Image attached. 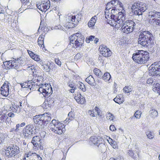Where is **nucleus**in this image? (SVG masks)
<instances>
[{
    "label": "nucleus",
    "mask_w": 160,
    "mask_h": 160,
    "mask_svg": "<svg viewBox=\"0 0 160 160\" xmlns=\"http://www.w3.org/2000/svg\"><path fill=\"white\" fill-rule=\"evenodd\" d=\"M149 73L152 76H160V61L152 64L149 68Z\"/></svg>",
    "instance_id": "0eeeda50"
},
{
    "label": "nucleus",
    "mask_w": 160,
    "mask_h": 160,
    "mask_svg": "<svg viewBox=\"0 0 160 160\" xmlns=\"http://www.w3.org/2000/svg\"><path fill=\"white\" fill-rule=\"evenodd\" d=\"M6 137V135L3 133L0 134V138L2 140H3Z\"/></svg>",
    "instance_id": "13d9d810"
},
{
    "label": "nucleus",
    "mask_w": 160,
    "mask_h": 160,
    "mask_svg": "<svg viewBox=\"0 0 160 160\" xmlns=\"http://www.w3.org/2000/svg\"><path fill=\"white\" fill-rule=\"evenodd\" d=\"M105 81H108L111 78V76L109 72H107L105 73L101 77Z\"/></svg>",
    "instance_id": "cd10ccee"
},
{
    "label": "nucleus",
    "mask_w": 160,
    "mask_h": 160,
    "mask_svg": "<svg viewBox=\"0 0 160 160\" xmlns=\"http://www.w3.org/2000/svg\"><path fill=\"white\" fill-rule=\"evenodd\" d=\"M6 118L5 115L0 114V122H3Z\"/></svg>",
    "instance_id": "8fccbe9b"
},
{
    "label": "nucleus",
    "mask_w": 160,
    "mask_h": 160,
    "mask_svg": "<svg viewBox=\"0 0 160 160\" xmlns=\"http://www.w3.org/2000/svg\"><path fill=\"white\" fill-rule=\"evenodd\" d=\"M55 61L56 64L60 66L61 65V62L59 60L58 58H56L55 59Z\"/></svg>",
    "instance_id": "3c124183"
},
{
    "label": "nucleus",
    "mask_w": 160,
    "mask_h": 160,
    "mask_svg": "<svg viewBox=\"0 0 160 160\" xmlns=\"http://www.w3.org/2000/svg\"><path fill=\"white\" fill-rule=\"evenodd\" d=\"M153 36L149 32H141L138 36V42L142 46L147 47L153 43Z\"/></svg>",
    "instance_id": "f03ea898"
},
{
    "label": "nucleus",
    "mask_w": 160,
    "mask_h": 160,
    "mask_svg": "<svg viewBox=\"0 0 160 160\" xmlns=\"http://www.w3.org/2000/svg\"><path fill=\"white\" fill-rule=\"evenodd\" d=\"M128 153L129 155L131 157H132L134 155V153L132 150H129Z\"/></svg>",
    "instance_id": "e2e57ef3"
},
{
    "label": "nucleus",
    "mask_w": 160,
    "mask_h": 160,
    "mask_svg": "<svg viewBox=\"0 0 160 160\" xmlns=\"http://www.w3.org/2000/svg\"><path fill=\"white\" fill-rule=\"evenodd\" d=\"M11 64V60L5 62L4 63V66L9 69L12 68V66L10 65Z\"/></svg>",
    "instance_id": "58836bf2"
},
{
    "label": "nucleus",
    "mask_w": 160,
    "mask_h": 160,
    "mask_svg": "<svg viewBox=\"0 0 160 160\" xmlns=\"http://www.w3.org/2000/svg\"><path fill=\"white\" fill-rule=\"evenodd\" d=\"M8 148L11 153H12V157H15L19 152V148L17 146H13L12 147H9Z\"/></svg>",
    "instance_id": "a211bd4d"
},
{
    "label": "nucleus",
    "mask_w": 160,
    "mask_h": 160,
    "mask_svg": "<svg viewBox=\"0 0 160 160\" xmlns=\"http://www.w3.org/2000/svg\"><path fill=\"white\" fill-rule=\"evenodd\" d=\"M51 68V71L53 73L56 74H59L60 72V69L56 65L53 63L50 64Z\"/></svg>",
    "instance_id": "b1692460"
},
{
    "label": "nucleus",
    "mask_w": 160,
    "mask_h": 160,
    "mask_svg": "<svg viewBox=\"0 0 160 160\" xmlns=\"http://www.w3.org/2000/svg\"><path fill=\"white\" fill-rule=\"evenodd\" d=\"M123 95L122 94L118 95L113 100L117 103L119 104L122 103L124 102V100L122 98Z\"/></svg>",
    "instance_id": "4be33fe9"
},
{
    "label": "nucleus",
    "mask_w": 160,
    "mask_h": 160,
    "mask_svg": "<svg viewBox=\"0 0 160 160\" xmlns=\"http://www.w3.org/2000/svg\"><path fill=\"white\" fill-rule=\"evenodd\" d=\"M43 40H44L43 35H42V36L41 35L38 38V45L39 46L41 45V47L42 46V45L43 44V43H44Z\"/></svg>",
    "instance_id": "4c0bfd02"
},
{
    "label": "nucleus",
    "mask_w": 160,
    "mask_h": 160,
    "mask_svg": "<svg viewBox=\"0 0 160 160\" xmlns=\"http://www.w3.org/2000/svg\"><path fill=\"white\" fill-rule=\"evenodd\" d=\"M77 86L83 92H85L86 90L85 85L81 82H79L77 84Z\"/></svg>",
    "instance_id": "c9c22d12"
},
{
    "label": "nucleus",
    "mask_w": 160,
    "mask_h": 160,
    "mask_svg": "<svg viewBox=\"0 0 160 160\" xmlns=\"http://www.w3.org/2000/svg\"><path fill=\"white\" fill-rule=\"evenodd\" d=\"M34 127L32 124H29L24 127L22 130L24 138L29 139L31 138L34 130Z\"/></svg>",
    "instance_id": "6e6552de"
},
{
    "label": "nucleus",
    "mask_w": 160,
    "mask_h": 160,
    "mask_svg": "<svg viewBox=\"0 0 160 160\" xmlns=\"http://www.w3.org/2000/svg\"><path fill=\"white\" fill-rule=\"evenodd\" d=\"M156 81H153L152 79L151 78H149L147 80V82L148 84H151L153 85V83L155 82Z\"/></svg>",
    "instance_id": "de8ad7c7"
},
{
    "label": "nucleus",
    "mask_w": 160,
    "mask_h": 160,
    "mask_svg": "<svg viewBox=\"0 0 160 160\" xmlns=\"http://www.w3.org/2000/svg\"><path fill=\"white\" fill-rule=\"evenodd\" d=\"M68 120H72L74 118V115L73 112H70L68 114Z\"/></svg>",
    "instance_id": "37998d69"
},
{
    "label": "nucleus",
    "mask_w": 160,
    "mask_h": 160,
    "mask_svg": "<svg viewBox=\"0 0 160 160\" xmlns=\"http://www.w3.org/2000/svg\"><path fill=\"white\" fill-rule=\"evenodd\" d=\"M152 90L154 92H157L160 95V84L156 81L153 83Z\"/></svg>",
    "instance_id": "393cba45"
},
{
    "label": "nucleus",
    "mask_w": 160,
    "mask_h": 160,
    "mask_svg": "<svg viewBox=\"0 0 160 160\" xmlns=\"http://www.w3.org/2000/svg\"><path fill=\"white\" fill-rule=\"evenodd\" d=\"M149 53L143 50H138L133 54L132 58L136 62L139 64H144L148 60Z\"/></svg>",
    "instance_id": "7ed1b4c3"
},
{
    "label": "nucleus",
    "mask_w": 160,
    "mask_h": 160,
    "mask_svg": "<svg viewBox=\"0 0 160 160\" xmlns=\"http://www.w3.org/2000/svg\"><path fill=\"white\" fill-rule=\"evenodd\" d=\"M50 85L42 84L40 86V88L38 89V91L40 93L43 94L45 92H47V90L49 88H50Z\"/></svg>",
    "instance_id": "412c9836"
},
{
    "label": "nucleus",
    "mask_w": 160,
    "mask_h": 160,
    "mask_svg": "<svg viewBox=\"0 0 160 160\" xmlns=\"http://www.w3.org/2000/svg\"><path fill=\"white\" fill-rule=\"evenodd\" d=\"M84 38L80 33L73 34L70 37V44H72V47L75 48L81 47L84 42Z\"/></svg>",
    "instance_id": "39448f33"
},
{
    "label": "nucleus",
    "mask_w": 160,
    "mask_h": 160,
    "mask_svg": "<svg viewBox=\"0 0 160 160\" xmlns=\"http://www.w3.org/2000/svg\"><path fill=\"white\" fill-rule=\"evenodd\" d=\"M89 112H90V115L92 117H95V115H94V112L93 111H90Z\"/></svg>",
    "instance_id": "338daca9"
},
{
    "label": "nucleus",
    "mask_w": 160,
    "mask_h": 160,
    "mask_svg": "<svg viewBox=\"0 0 160 160\" xmlns=\"http://www.w3.org/2000/svg\"><path fill=\"white\" fill-rule=\"evenodd\" d=\"M76 16H69L68 20L63 26L67 28H70L74 27L77 23V21H75Z\"/></svg>",
    "instance_id": "1a4fd4ad"
},
{
    "label": "nucleus",
    "mask_w": 160,
    "mask_h": 160,
    "mask_svg": "<svg viewBox=\"0 0 160 160\" xmlns=\"http://www.w3.org/2000/svg\"><path fill=\"white\" fill-rule=\"evenodd\" d=\"M81 57V55L80 53H78L75 56V58L76 59H78Z\"/></svg>",
    "instance_id": "4d7b16f0"
},
{
    "label": "nucleus",
    "mask_w": 160,
    "mask_h": 160,
    "mask_svg": "<svg viewBox=\"0 0 160 160\" xmlns=\"http://www.w3.org/2000/svg\"><path fill=\"white\" fill-rule=\"evenodd\" d=\"M68 86L70 87L71 88H76V87H74V86L73 84H72V83H70Z\"/></svg>",
    "instance_id": "774afa93"
},
{
    "label": "nucleus",
    "mask_w": 160,
    "mask_h": 160,
    "mask_svg": "<svg viewBox=\"0 0 160 160\" xmlns=\"http://www.w3.org/2000/svg\"><path fill=\"white\" fill-rule=\"evenodd\" d=\"M124 92L125 93H129L132 91V88L130 86H125L123 89Z\"/></svg>",
    "instance_id": "a19ab883"
},
{
    "label": "nucleus",
    "mask_w": 160,
    "mask_h": 160,
    "mask_svg": "<svg viewBox=\"0 0 160 160\" xmlns=\"http://www.w3.org/2000/svg\"><path fill=\"white\" fill-rule=\"evenodd\" d=\"M133 5H135V6H136V8H138V10H140L142 13L144 12L147 9L146 4L143 2H135Z\"/></svg>",
    "instance_id": "4468645a"
},
{
    "label": "nucleus",
    "mask_w": 160,
    "mask_h": 160,
    "mask_svg": "<svg viewBox=\"0 0 160 160\" xmlns=\"http://www.w3.org/2000/svg\"><path fill=\"white\" fill-rule=\"evenodd\" d=\"M8 115L9 117L13 118L14 117L15 114H14L12 112H9L8 114Z\"/></svg>",
    "instance_id": "052dcab7"
},
{
    "label": "nucleus",
    "mask_w": 160,
    "mask_h": 160,
    "mask_svg": "<svg viewBox=\"0 0 160 160\" xmlns=\"http://www.w3.org/2000/svg\"><path fill=\"white\" fill-rule=\"evenodd\" d=\"M50 126V130L58 134L64 133L66 130L64 125L55 119L52 120Z\"/></svg>",
    "instance_id": "20e7f679"
},
{
    "label": "nucleus",
    "mask_w": 160,
    "mask_h": 160,
    "mask_svg": "<svg viewBox=\"0 0 160 160\" xmlns=\"http://www.w3.org/2000/svg\"><path fill=\"white\" fill-rule=\"evenodd\" d=\"M27 68L28 70H31L32 71L34 76L36 77L37 76V75L36 74H34V72H36V66L35 65H32L30 66H29Z\"/></svg>",
    "instance_id": "473e14b6"
},
{
    "label": "nucleus",
    "mask_w": 160,
    "mask_h": 160,
    "mask_svg": "<svg viewBox=\"0 0 160 160\" xmlns=\"http://www.w3.org/2000/svg\"><path fill=\"white\" fill-rule=\"evenodd\" d=\"M8 82L5 83L1 88V93L3 96L7 97L9 94V86Z\"/></svg>",
    "instance_id": "ddd939ff"
},
{
    "label": "nucleus",
    "mask_w": 160,
    "mask_h": 160,
    "mask_svg": "<svg viewBox=\"0 0 160 160\" xmlns=\"http://www.w3.org/2000/svg\"><path fill=\"white\" fill-rule=\"evenodd\" d=\"M44 114H39L36 115L33 117V120L35 123L42 126L43 125V116Z\"/></svg>",
    "instance_id": "f8f14e48"
},
{
    "label": "nucleus",
    "mask_w": 160,
    "mask_h": 160,
    "mask_svg": "<svg viewBox=\"0 0 160 160\" xmlns=\"http://www.w3.org/2000/svg\"><path fill=\"white\" fill-rule=\"evenodd\" d=\"M42 63L43 64L42 65V66L43 67V68L44 69H45L47 71V68H48V66L49 65H50V64H51L49 62L47 63L46 64H43V62H42Z\"/></svg>",
    "instance_id": "09e8293b"
},
{
    "label": "nucleus",
    "mask_w": 160,
    "mask_h": 160,
    "mask_svg": "<svg viewBox=\"0 0 160 160\" xmlns=\"http://www.w3.org/2000/svg\"><path fill=\"white\" fill-rule=\"evenodd\" d=\"M12 153H11L10 150H9V148L8 147L5 150V155L8 158L11 157H12Z\"/></svg>",
    "instance_id": "ea45409f"
},
{
    "label": "nucleus",
    "mask_w": 160,
    "mask_h": 160,
    "mask_svg": "<svg viewBox=\"0 0 160 160\" xmlns=\"http://www.w3.org/2000/svg\"><path fill=\"white\" fill-rule=\"evenodd\" d=\"M141 112L139 111H137L134 114V116L137 118H139L141 117Z\"/></svg>",
    "instance_id": "c03bdc74"
},
{
    "label": "nucleus",
    "mask_w": 160,
    "mask_h": 160,
    "mask_svg": "<svg viewBox=\"0 0 160 160\" xmlns=\"http://www.w3.org/2000/svg\"><path fill=\"white\" fill-rule=\"evenodd\" d=\"M97 146H98V149L102 152H104L106 148L105 145L104 144L102 143L101 142L100 143H99Z\"/></svg>",
    "instance_id": "72a5a7b5"
},
{
    "label": "nucleus",
    "mask_w": 160,
    "mask_h": 160,
    "mask_svg": "<svg viewBox=\"0 0 160 160\" xmlns=\"http://www.w3.org/2000/svg\"><path fill=\"white\" fill-rule=\"evenodd\" d=\"M52 89L51 87L50 86V88H49L48 90H47V92H45L44 93L45 95H48L49 94H51L52 93Z\"/></svg>",
    "instance_id": "a18cd8bd"
},
{
    "label": "nucleus",
    "mask_w": 160,
    "mask_h": 160,
    "mask_svg": "<svg viewBox=\"0 0 160 160\" xmlns=\"http://www.w3.org/2000/svg\"><path fill=\"white\" fill-rule=\"evenodd\" d=\"M110 2H111V5H113L115 6H116L117 5H119L120 7L121 8L122 7L123 5L122 3L118 0H113Z\"/></svg>",
    "instance_id": "2f4dec72"
},
{
    "label": "nucleus",
    "mask_w": 160,
    "mask_h": 160,
    "mask_svg": "<svg viewBox=\"0 0 160 160\" xmlns=\"http://www.w3.org/2000/svg\"><path fill=\"white\" fill-rule=\"evenodd\" d=\"M22 4V7L27 6V9L29 8L30 7V4H31L30 0H20Z\"/></svg>",
    "instance_id": "bb28decb"
},
{
    "label": "nucleus",
    "mask_w": 160,
    "mask_h": 160,
    "mask_svg": "<svg viewBox=\"0 0 160 160\" xmlns=\"http://www.w3.org/2000/svg\"><path fill=\"white\" fill-rule=\"evenodd\" d=\"M34 59L35 61H39L40 60V59L39 58V56L37 55H35V56L32 58Z\"/></svg>",
    "instance_id": "5fc2aeb1"
},
{
    "label": "nucleus",
    "mask_w": 160,
    "mask_h": 160,
    "mask_svg": "<svg viewBox=\"0 0 160 160\" xmlns=\"http://www.w3.org/2000/svg\"><path fill=\"white\" fill-rule=\"evenodd\" d=\"M50 2L49 0H43L40 4L37 5V8L42 12H45L50 8Z\"/></svg>",
    "instance_id": "9d476101"
},
{
    "label": "nucleus",
    "mask_w": 160,
    "mask_h": 160,
    "mask_svg": "<svg viewBox=\"0 0 160 160\" xmlns=\"http://www.w3.org/2000/svg\"><path fill=\"white\" fill-rule=\"evenodd\" d=\"M93 72L94 74L98 78L101 77L102 73L99 69L98 68H95L93 70Z\"/></svg>",
    "instance_id": "f704fd0d"
},
{
    "label": "nucleus",
    "mask_w": 160,
    "mask_h": 160,
    "mask_svg": "<svg viewBox=\"0 0 160 160\" xmlns=\"http://www.w3.org/2000/svg\"><path fill=\"white\" fill-rule=\"evenodd\" d=\"M101 54L104 57H108L110 56L112 52L109 49L107 48V47L104 45L100 46L99 48Z\"/></svg>",
    "instance_id": "9b49d317"
},
{
    "label": "nucleus",
    "mask_w": 160,
    "mask_h": 160,
    "mask_svg": "<svg viewBox=\"0 0 160 160\" xmlns=\"http://www.w3.org/2000/svg\"><path fill=\"white\" fill-rule=\"evenodd\" d=\"M31 81H28V82L27 83H25L24 85L25 86L23 87V88H29V85H30V84L31 83Z\"/></svg>",
    "instance_id": "6e6d98bb"
},
{
    "label": "nucleus",
    "mask_w": 160,
    "mask_h": 160,
    "mask_svg": "<svg viewBox=\"0 0 160 160\" xmlns=\"http://www.w3.org/2000/svg\"><path fill=\"white\" fill-rule=\"evenodd\" d=\"M138 8H136V6L132 5V6L131 9L132 12L134 15H138L140 17L139 19L142 20V13L141 12L140 10H138Z\"/></svg>",
    "instance_id": "2eb2a0df"
},
{
    "label": "nucleus",
    "mask_w": 160,
    "mask_h": 160,
    "mask_svg": "<svg viewBox=\"0 0 160 160\" xmlns=\"http://www.w3.org/2000/svg\"><path fill=\"white\" fill-rule=\"evenodd\" d=\"M74 98L77 102L80 104H83L85 102V98L80 93H78L75 96Z\"/></svg>",
    "instance_id": "6ab92c4d"
},
{
    "label": "nucleus",
    "mask_w": 160,
    "mask_h": 160,
    "mask_svg": "<svg viewBox=\"0 0 160 160\" xmlns=\"http://www.w3.org/2000/svg\"><path fill=\"white\" fill-rule=\"evenodd\" d=\"M37 85L35 84V82H31L30 85H29V88L31 91H34L35 89L36 86Z\"/></svg>",
    "instance_id": "e433bc0d"
},
{
    "label": "nucleus",
    "mask_w": 160,
    "mask_h": 160,
    "mask_svg": "<svg viewBox=\"0 0 160 160\" xmlns=\"http://www.w3.org/2000/svg\"><path fill=\"white\" fill-rule=\"evenodd\" d=\"M51 66L50 65H49L48 67V68H47V72H50V71H51Z\"/></svg>",
    "instance_id": "69168bd1"
},
{
    "label": "nucleus",
    "mask_w": 160,
    "mask_h": 160,
    "mask_svg": "<svg viewBox=\"0 0 160 160\" xmlns=\"http://www.w3.org/2000/svg\"><path fill=\"white\" fill-rule=\"evenodd\" d=\"M111 5V2H108L107 3L106 6V9L107 10H109L111 8L110 6Z\"/></svg>",
    "instance_id": "bf43d9fd"
},
{
    "label": "nucleus",
    "mask_w": 160,
    "mask_h": 160,
    "mask_svg": "<svg viewBox=\"0 0 160 160\" xmlns=\"http://www.w3.org/2000/svg\"><path fill=\"white\" fill-rule=\"evenodd\" d=\"M41 139L40 136H35L32 138L31 142L32 143L35 147H37L38 146H39V145L41 143Z\"/></svg>",
    "instance_id": "f3484780"
},
{
    "label": "nucleus",
    "mask_w": 160,
    "mask_h": 160,
    "mask_svg": "<svg viewBox=\"0 0 160 160\" xmlns=\"http://www.w3.org/2000/svg\"><path fill=\"white\" fill-rule=\"evenodd\" d=\"M12 106L10 107V109L11 111L17 113H19L20 111V107L17 105H15L14 103L13 104L12 103Z\"/></svg>",
    "instance_id": "5701e85b"
},
{
    "label": "nucleus",
    "mask_w": 160,
    "mask_h": 160,
    "mask_svg": "<svg viewBox=\"0 0 160 160\" xmlns=\"http://www.w3.org/2000/svg\"><path fill=\"white\" fill-rule=\"evenodd\" d=\"M20 59L18 58L17 60L15 59V60H11V64L10 65H11L12 68H17L18 67L19 65L18 61Z\"/></svg>",
    "instance_id": "c85d7f7f"
},
{
    "label": "nucleus",
    "mask_w": 160,
    "mask_h": 160,
    "mask_svg": "<svg viewBox=\"0 0 160 160\" xmlns=\"http://www.w3.org/2000/svg\"><path fill=\"white\" fill-rule=\"evenodd\" d=\"M149 22L153 26H160V12L155 11L149 12L148 13Z\"/></svg>",
    "instance_id": "423d86ee"
},
{
    "label": "nucleus",
    "mask_w": 160,
    "mask_h": 160,
    "mask_svg": "<svg viewBox=\"0 0 160 160\" xmlns=\"http://www.w3.org/2000/svg\"><path fill=\"white\" fill-rule=\"evenodd\" d=\"M101 138L99 137H91L90 138L89 143L91 144H93L97 146H98L99 143H100Z\"/></svg>",
    "instance_id": "dca6fc26"
},
{
    "label": "nucleus",
    "mask_w": 160,
    "mask_h": 160,
    "mask_svg": "<svg viewBox=\"0 0 160 160\" xmlns=\"http://www.w3.org/2000/svg\"><path fill=\"white\" fill-rule=\"evenodd\" d=\"M95 38V36H91L88 38L89 40L91 41H93V39H94Z\"/></svg>",
    "instance_id": "0e129e2a"
},
{
    "label": "nucleus",
    "mask_w": 160,
    "mask_h": 160,
    "mask_svg": "<svg viewBox=\"0 0 160 160\" xmlns=\"http://www.w3.org/2000/svg\"><path fill=\"white\" fill-rule=\"evenodd\" d=\"M146 134L148 138L149 139L152 138L154 137L153 134L150 132H147Z\"/></svg>",
    "instance_id": "49530a36"
},
{
    "label": "nucleus",
    "mask_w": 160,
    "mask_h": 160,
    "mask_svg": "<svg viewBox=\"0 0 160 160\" xmlns=\"http://www.w3.org/2000/svg\"><path fill=\"white\" fill-rule=\"evenodd\" d=\"M106 118L108 120H110L111 121H113L114 116L112 114L109 112L107 114Z\"/></svg>",
    "instance_id": "79ce46f5"
},
{
    "label": "nucleus",
    "mask_w": 160,
    "mask_h": 160,
    "mask_svg": "<svg viewBox=\"0 0 160 160\" xmlns=\"http://www.w3.org/2000/svg\"><path fill=\"white\" fill-rule=\"evenodd\" d=\"M85 81L89 85L92 86H94L95 83V80L94 78L91 75L88 77L86 79Z\"/></svg>",
    "instance_id": "a878e982"
},
{
    "label": "nucleus",
    "mask_w": 160,
    "mask_h": 160,
    "mask_svg": "<svg viewBox=\"0 0 160 160\" xmlns=\"http://www.w3.org/2000/svg\"><path fill=\"white\" fill-rule=\"evenodd\" d=\"M21 127L19 124H17L16 126V128L14 130V132H18L19 130H20V128Z\"/></svg>",
    "instance_id": "603ef678"
},
{
    "label": "nucleus",
    "mask_w": 160,
    "mask_h": 160,
    "mask_svg": "<svg viewBox=\"0 0 160 160\" xmlns=\"http://www.w3.org/2000/svg\"><path fill=\"white\" fill-rule=\"evenodd\" d=\"M44 115L43 116V126L46 125L51 120L50 117L51 114L47 113L43 114Z\"/></svg>",
    "instance_id": "aec40b11"
},
{
    "label": "nucleus",
    "mask_w": 160,
    "mask_h": 160,
    "mask_svg": "<svg viewBox=\"0 0 160 160\" xmlns=\"http://www.w3.org/2000/svg\"><path fill=\"white\" fill-rule=\"evenodd\" d=\"M28 52L30 57L32 59L35 54L31 51L28 50Z\"/></svg>",
    "instance_id": "864d4df0"
},
{
    "label": "nucleus",
    "mask_w": 160,
    "mask_h": 160,
    "mask_svg": "<svg viewBox=\"0 0 160 160\" xmlns=\"http://www.w3.org/2000/svg\"><path fill=\"white\" fill-rule=\"evenodd\" d=\"M126 13L124 10L119 12L116 15L112 14L111 19L109 23L112 26H115L117 28L121 26L122 32L128 34L132 32L136 28V24L132 20H127L123 22L125 19Z\"/></svg>",
    "instance_id": "f257e3e1"
},
{
    "label": "nucleus",
    "mask_w": 160,
    "mask_h": 160,
    "mask_svg": "<svg viewBox=\"0 0 160 160\" xmlns=\"http://www.w3.org/2000/svg\"><path fill=\"white\" fill-rule=\"evenodd\" d=\"M110 130L111 131H114L115 129V126L113 125H111L110 126Z\"/></svg>",
    "instance_id": "680f3d73"
},
{
    "label": "nucleus",
    "mask_w": 160,
    "mask_h": 160,
    "mask_svg": "<svg viewBox=\"0 0 160 160\" xmlns=\"http://www.w3.org/2000/svg\"><path fill=\"white\" fill-rule=\"evenodd\" d=\"M150 116L153 118H155L158 116V112L157 111L154 109H152L149 111Z\"/></svg>",
    "instance_id": "7c9ffc66"
},
{
    "label": "nucleus",
    "mask_w": 160,
    "mask_h": 160,
    "mask_svg": "<svg viewBox=\"0 0 160 160\" xmlns=\"http://www.w3.org/2000/svg\"><path fill=\"white\" fill-rule=\"evenodd\" d=\"M96 19L94 17H92L89 21L88 23V26L91 28L93 27L96 22Z\"/></svg>",
    "instance_id": "c756f323"
}]
</instances>
